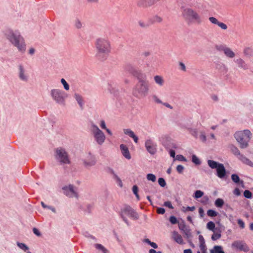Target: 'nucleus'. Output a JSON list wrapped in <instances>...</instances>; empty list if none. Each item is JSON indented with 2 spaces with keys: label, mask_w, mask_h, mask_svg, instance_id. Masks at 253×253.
Instances as JSON below:
<instances>
[{
  "label": "nucleus",
  "mask_w": 253,
  "mask_h": 253,
  "mask_svg": "<svg viewBox=\"0 0 253 253\" xmlns=\"http://www.w3.org/2000/svg\"><path fill=\"white\" fill-rule=\"evenodd\" d=\"M94 45L97 58L99 60L106 59L111 51L110 40L105 37L97 38L94 42Z\"/></svg>",
  "instance_id": "f257e3e1"
},
{
  "label": "nucleus",
  "mask_w": 253,
  "mask_h": 253,
  "mask_svg": "<svg viewBox=\"0 0 253 253\" xmlns=\"http://www.w3.org/2000/svg\"><path fill=\"white\" fill-rule=\"evenodd\" d=\"M138 82L132 90L133 95L137 98L145 97L148 94L149 86L146 75L139 77Z\"/></svg>",
  "instance_id": "f03ea898"
},
{
  "label": "nucleus",
  "mask_w": 253,
  "mask_h": 253,
  "mask_svg": "<svg viewBox=\"0 0 253 253\" xmlns=\"http://www.w3.org/2000/svg\"><path fill=\"white\" fill-rule=\"evenodd\" d=\"M182 16L188 23L195 22L200 24L202 22L201 16L199 13L196 10L190 7L183 8Z\"/></svg>",
  "instance_id": "7ed1b4c3"
},
{
  "label": "nucleus",
  "mask_w": 253,
  "mask_h": 253,
  "mask_svg": "<svg viewBox=\"0 0 253 253\" xmlns=\"http://www.w3.org/2000/svg\"><path fill=\"white\" fill-rule=\"evenodd\" d=\"M252 133L248 129L243 131H238L234 134V137L240 145L241 149H245L248 147L249 142L251 140Z\"/></svg>",
  "instance_id": "20e7f679"
},
{
  "label": "nucleus",
  "mask_w": 253,
  "mask_h": 253,
  "mask_svg": "<svg viewBox=\"0 0 253 253\" xmlns=\"http://www.w3.org/2000/svg\"><path fill=\"white\" fill-rule=\"evenodd\" d=\"M120 215L124 221L128 226L129 225V222L127 219L126 216L133 220H136L138 219L139 217L137 213L132 208L128 206L125 207L121 210Z\"/></svg>",
  "instance_id": "39448f33"
},
{
  "label": "nucleus",
  "mask_w": 253,
  "mask_h": 253,
  "mask_svg": "<svg viewBox=\"0 0 253 253\" xmlns=\"http://www.w3.org/2000/svg\"><path fill=\"white\" fill-rule=\"evenodd\" d=\"M208 164L211 169H216V175L219 178L222 179L225 177L226 171L223 164L211 160L208 161Z\"/></svg>",
  "instance_id": "423d86ee"
},
{
  "label": "nucleus",
  "mask_w": 253,
  "mask_h": 253,
  "mask_svg": "<svg viewBox=\"0 0 253 253\" xmlns=\"http://www.w3.org/2000/svg\"><path fill=\"white\" fill-rule=\"evenodd\" d=\"M91 131L96 143L98 145H102L106 138L103 131L94 124L91 125Z\"/></svg>",
  "instance_id": "0eeeda50"
},
{
  "label": "nucleus",
  "mask_w": 253,
  "mask_h": 253,
  "mask_svg": "<svg viewBox=\"0 0 253 253\" xmlns=\"http://www.w3.org/2000/svg\"><path fill=\"white\" fill-rule=\"evenodd\" d=\"M55 157L56 159L61 164H69L70 163L67 152L61 147L55 149Z\"/></svg>",
  "instance_id": "6e6552de"
},
{
  "label": "nucleus",
  "mask_w": 253,
  "mask_h": 253,
  "mask_svg": "<svg viewBox=\"0 0 253 253\" xmlns=\"http://www.w3.org/2000/svg\"><path fill=\"white\" fill-rule=\"evenodd\" d=\"M51 95L53 100L58 103H63L65 96L63 91L57 89H52Z\"/></svg>",
  "instance_id": "1a4fd4ad"
},
{
  "label": "nucleus",
  "mask_w": 253,
  "mask_h": 253,
  "mask_svg": "<svg viewBox=\"0 0 253 253\" xmlns=\"http://www.w3.org/2000/svg\"><path fill=\"white\" fill-rule=\"evenodd\" d=\"M233 249L238 250L240 251L247 252L249 251V248L247 245L242 241H235L231 245Z\"/></svg>",
  "instance_id": "9d476101"
},
{
  "label": "nucleus",
  "mask_w": 253,
  "mask_h": 253,
  "mask_svg": "<svg viewBox=\"0 0 253 253\" xmlns=\"http://www.w3.org/2000/svg\"><path fill=\"white\" fill-rule=\"evenodd\" d=\"M145 146L147 151L151 155L155 154L157 152V144L151 139H148L145 141Z\"/></svg>",
  "instance_id": "9b49d317"
},
{
  "label": "nucleus",
  "mask_w": 253,
  "mask_h": 253,
  "mask_svg": "<svg viewBox=\"0 0 253 253\" xmlns=\"http://www.w3.org/2000/svg\"><path fill=\"white\" fill-rule=\"evenodd\" d=\"M64 193L70 197H78V195L75 187L72 185H69L68 186L63 187Z\"/></svg>",
  "instance_id": "f8f14e48"
},
{
  "label": "nucleus",
  "mask_w": 253,
  "mask_h": 253,
  "mask_svg": "<svg viewBox=\"0 0 253 253\" xmlns=\"http://www.w3.org/2000/svg\"><path fill=\"white\" fill-rule=\"evenodd\" d=\"M126 70L130 74L136 77L137 79H138L139 77H141L145 75L140 71L137 70L136 68L132 66L130 64H128L126 66Z\"/></svg>",
  "instance_id": "ddd939ff"
},
{
  "label": "nucleus",
  "mask_w": 253,
  "mask_h": 253,
  "mask_svg": "<svg viewBox=\"0 0 253 253\" xmlns=\"http://www.w3.org/2000/svg\"><path fill=\"white\" fill-rule=\"evenodd\" d=\"M6 39L14 45H16V36L14 31L10 28H7L4 31Z\"/></svg>",
  "instance_id": "4468645a"
},
{
  "label": "nucleus",
  "mask_w": 253,
  "mask_h": 253,
  "mask_svg": "<svg viewBox=\"0 0 253 253\" xmlns=\"http://www.w3.org/2000/svg\"><path fill=\"white\" fill-rule=\"evenodd\" d=\"M17 47L19 50L22 52H24L26 49V45L24 43L23 38L20 36H17Z\"/></svg>",
  "instance_id": "2eb2a0df"
},
{
  "label": "nucleus",
  "mask_w": 253,
  "mask_h": 253,
  "mask_svg": "<svg viewBox=\"0 0 253 253\" xmlns=\"http://www.w3.org/2000/svg\"><path fill=\"white\" fill-rule=\"evenodd\" d=\"M209 20L211 23L217 25L219 27L223 30H226L228 28L226 24L219 21L216 18L214 17H210L209 18Z\"/></svg>",
  "instance_id": "dca6fc26"
},
{
  "label": "nucleus",
  "mask_w": 253,
  "mask_h": 253,
  "mask_svg": "<svg viewBox=\"0 0 253 253\" xmlns=\"http://www.w3.org/2000/svg\"><path fill=\"white\" fill-rule=\"evenodd\" d=\"M96 163V160L94 156L89 154L87 158L84 160V164L86 167L94 166Z\"/></svg>",
  "instance_id": "f3484780"
},
{
  "label": "nucleus",
  "mask_w": 253,
  "mask_h": 253,
  "mask_svg": "<svg viewBox=\"0 0 253 253\" xmlns=\"http://www.w3.org/2000/svg\"><path fill=\"white\" fill-rule=\"evenodd\" d=\"M19 79L24 82H27L28 79V76L26 73L25 70L24 69L23 67L21 65L19 66Z\"/></svg>",
  "instance_id": "a211bd4d"
},
{
  "label": "nucleus",
  "mask_w": 253,
  "mask_h": 253,
  "mask_svg": "<svg viewBox=\"0 0 253 253\" xmlns=\"http://www.w3.org/2000/svg\"><path fill=\"white\" fill-rule=\"evenodd\" d=\"M123 155L127 160L131 159V156L128 148L125 144H121L120 146Z\"/></svg>",
  "instance_id": "6ab92c4d"
},
{
  "label": "nucleus",
  "mask_w": 253,
  "mask_h": 253,
  "mask_svg": "<svg viewBox=\"0 0 253 253\" xmlns=\"http://www.w3.org/2000/svg\"><path fill=\"white\" fill-rule=\"evenodd\" d=\"M124 132L125 134L128 135L130 137L132 138L134 142L137 143L138 141V137L135 135L134 132L129 128L124 129Z\"/></svg>",
  "instance_id": "aec40b11"
},
{
  "label": "nucleus",
  "mask_w": 253,
  "mask_h": 253,
  "mask_svg": "<svg viewBox=\"0 0 253 253\" xmlns=\"http://www.w3.org/2000/svg\"><path fill=\"white\" fill-rule=\"evenodd\" d=\"M221 50L224 54L229 58H234L235 56V53L229 47H222Z\"/></svg>",
  "instance_id": "412c9836"
},
{
  "label": "nucleus",
  "mask_w": 253,
  "mask_h": 253,
  "mask_svg": "<svg viewBox=\"0 0 253 253\" xmlns=\"http://www.w3.org/2000/svg\"><path fill=\"white\" fill-rule=\"evenodd\" d=\"M154 80L156 84L160 86L164 85L165 81L163 77L160 75H156L154 77Z\"/></svg>",
  "instance_id": "4be33fe9"
},
{
  "label": "nucleus",
  "mask_w": 253,
  "mask_h": 253,
  "mask_svg": "<svg viewBox=\"0 0 253 253\" xmlns=\"http://www.w3.org/2000/svg\"><path fill=\"white\" fill-rule=\"evenodd\" d=\"M172 237L174 240L179 244H182L183 243V241L182 236L179 234L177 232H173L172 234Z\"/></svg>",
  "instance_id": "5701e85b"
},
{
  "label": "nucleus",
  "mask_w": 253,
  "mask_h": 253,
  "mask_svg": "<svg viewBox=\"0 0 253 253\" xmlns=\"http://www.w3.org/2000/svg\"><path fill=\"white\" fill-rule=\"evenodd\" d=\"M239 159L244 164L248 165L251 167H253V162L243 155L242 156H240V158H239Z\"/></svg>",
  "instance_id": "b1692460"
},
{
  "label": "nucleus",
  "mask_w": 253,
  "mask_h": 253,
  "mask_svg": "<svg viewBox=\"0 0 253 253\" xmlns=\"http://www.w3.org/2000/svg\"><path fill=\"white\" fill-rule=\"evenodd\" d=\"M235 62L238 65V67L241 68L244 70L248 69V65L241 58L237 59Z\"/></svg>",
  "instance_id": "393cba45"
},
{
  "label": "nucleus",
  "mask_w": 253,
  "mask_h": 253,
  "mask_svg": "<svg viewBox=\"0 0 253 253\" xmlns=\"http://www.w3.org/2000/svg\"><path fill=\"white\" fill-rule=\"evenodd\" d=\"M230 148L232 153L235 156H237L238 158H240V156L243 155L241 154L239 149L235 146L232 145L230 146Z\"/></svg>",
  "instance_id": "a878e982"
},
{
  "label": "nucleus",
  "mask_w": 253,
  "mask_h": 253,
  "mask_svg": "<svg viewBox=\"0 0 253 253\" xmlns=\"http://www.w3.org/2000/svg\"><path fill=\"white\" fill-rule=\"evenodd\" d=\"M74 97L78 102V104L80 106L81 108H83V105H84V102L83 100V98L81 95L78 93H75Z\"/></svg>",
  "instance_id": "bb28decb"
},
{
  "label": "nucleus",
  "mask_w": 253,
  "mask_h": 253,
  "mask_svg": "<svg viewBox=\"0 0 253 253\" xmlns=\"http://www.w3.org/2000/svg\"><path fill=\"white\" fill-rule=\"evenodd\" d=\"M199 240L200 243V248L201 250H203L206 247V245L204 238L202 235H200L199 236Z\"/></svg>",
  "instance_id": "cd10ccee"
},
{
  "label": "nucleus",
  "mask_w": 253,
  "mask_h": 253,
  "mask_svg": "<svg viewBox=\"0 0 253 253\" xmlns=\"http://www.w3.org/2000/svg\"><path fill=\"white\" fill-rule=\"evenodd\" d=\"M111 172L112 174H113L114 178L116 179V180L117 182L118 183V184H119V185L122 187L123 186V183L122 182L121 179L117 175H116L115 173L113 170L112 169L111 170Z\"/></svg>",
  "instance_id": "c85d7f7f"
},
{
  "label": "nucleus",
  "mask_w": 253,
  "mask_h": 253,
  "mask_svg": "<svg viewBox=\"0 0 253 253\" xmlns=\"http://www.w3.org/2000/svg\"><path fill=\"white\" fill-rule=\"evenodd\" d=\"M17 245L20 249H21L23 251L27 253V252H28V251L29 250V247L25 244L21 243H17Z\"/></svg>",
  "instance_id": "c756f323"
},
{
  "label": "nucleus",
  "mask_w": 253,
  "mask_h": 253,
  "mask_svg": "<svg viewBox=\"0 0 253 253\" xmlns=\"http://www.w3.org/2000/svg\"><path fill=\"white\" fill-rule=\"evenodd\" d=\"M163 22L162 17L156 15L152 18V23H161Z\"/></svg>",
  "instance_id": "7c9ffc66"
},
{
  "label": "nucleus",
  "mask_w": 253,
  "mask_h": 253,
  "mask_svg": "<svg viewBox=\"0 0 253 253\" xmlns=\"http://www.w3.org/2000/svg\"><path fill=\"white\" fill-rule=\"evenodd\" d=\"M224 205V201L220 198H218L215 201V205L216 207L221 208Z\"/></svg>",
  "instance_id": "2f4dec72"
},
{
  "label": "nucleus",
  "mask_w": 253,
  "mask_h": 253,
  "mask_svg": "<svg viewBox=\"0 0 253 253\" xmlns=\"http://www.w3.org/2000/svg\"><path fill=\"white\" fill-rule=\"evenodd\" d=\"M207 228L209 230H211V231L214 232V229H215V224H214V223L213 222H212V221H209L207 224Z\"/></svg>",
  "instance_id": "473e14b6"
},
{
  "label": "nucleus",
  "mask_w": 253,
  "mask_h": 253,
  "mask_svg": "<svg viewBox=\"0 0 253 253\" xmlns=\"http://www.w3.org/2000/svg\"><path fill=\"white\" fill-rule=\"evenodd\" d=\"M95 247L97 250L102 251L104 253H108V250L101 244H96L95 245Z\"/></svg>",
  "instance_id": "72a5a7b5"
},
{
  "label": "nucleus",
  "mask_w": 253,
  "mask_h": 253,
  "mask_svg": "<svg viewBox=\"0 0 253 253\" xmlns=\"http://www.w3.org/2000/svg\"><path fill=\"white\" fill-rule=\"evenodd\" d=\"M218 212L213 210H209L207 211V215L210 217H215L217 216Z\"/></svg>",
  "instance_id": "f704fd0d"
},
{
  "label": "nucleus",
  "mask_w": 253,
  "mask_h": 253,
  "mask_svg": "<svg viewBox=\"0 0 253 253\" xmlns=\"http://www.w3.org/2000/svg\"><path fill=\"white\" fill-rule=\"evenodd\" d=\"M192 161L193 163L197 165H199L201 164V161L199 159V158L195 155H193L192 156Z\"/></svg>",
  "instance_id": "c9c22d12"
},
{
  "label": "nucleus",
  "mask_w": 253,
  "mask_h": 253,
  "mask_svg": "<svg viewBox=\"0 0 253 253\" xmlns=\"http://www.w3.org/2000/svg\"><path fill=\"white\" fill-rule=\"evenodd\" d=\"M213 232L214 233L211 236V239L212 240L215 241V240H217V239H219V238H220V237L221 236L220 233L215 232L214 231Z\"/></svg>",
  "instance_id": "e433bc0d"
},
{
  "label": "nucleus",
  "mask_w": 253,
  "mask_h": 253,
  "mask_svg": "<svg viewBox=\"0 0 253 253\" xmlns=\"http://www.w3.org/2000/svg\"><path fill=\"white\" fill-rule=\"evenodd\" d=\"M147 179L148 180L152 181V182H155L156 180V177L153 174L149 173L147 175Z\"/></svg>",
  "instance_id": "4c0bfd02"
},
{
  "label": "nucleus",
  "mask_w": 253,
  "mask_h": 253,
  "mask_svg": "<svg viewBox=\"0 0 253 253\" xmlns=\"http://www.w3.org/2000/svg\"><path fill=\"white\" fill-rule=\"evenodd\" d=\"M195 207L194 206L193 207H183L182 208V211L185 212L187 211H193L195 210Z\"/></svg>",
  "instance_id": "58836bf2"
},
{
  "label": "nucleus",
  "mask_w": 253,
  "mask_h": 253,
  "mask_svg": "<svg viewBox=\"0 0 253 253\" xmlns=\"http://www.w3.org/2000/svg\"><path fill=\"white\" fill-rule=\"evenodd\" d=\"M204 195V192L201 190H197L195 192L194 197L195 199H198L202 197Z\"/></svg>",
  "instance_id": "ea45409f"
},
{
  "label": "nucleus",
  "mask_w": 253,
  "mask_h": 253,
  "mask_svg": "<svg viewBox=\"0 0 253 253\" xmlns=\"http://www.w3.org/2000/svg\"><path fill=\"white\" fill-rule=\"evenodd\" d=\"M222 251V249L221 246H215L214 247V250L211 251V253H221Z\"/></svg>",
  "instance_id": "a19ab883"
},
{
  "label": "nucleus",
  "mask_w": 253,
  "mask_h": 253,
  "mask_svg": "<svg viewBox=\"0 0 253 253\" xmlns=\"http://www.w3.org/2000/svg\"><path fill=\"white\" fill-rule=\"evenodd\" d=\"M209 198L208 197V196H203L202 197V198L201 199V201H200V202L204 205H207L209 203Z\"/></svg>",
  "instance_id": "79ce46f5"
},
{
  "label": "nucleus",
  "mask_w": 253,
  "mask_h": 253,
  "mask_svg": "<svg viewBox=\"0 0 253 253\" xmlns=\"http://www.w3.org/2000/svg\"><path fill=\"white\" fill-rule=\"evenodd\" d=\"M231 179L236 183H238L240 182V178L236 174H232Z\"/></svg>",
  "instance_id": "37998d69"
},
{
  "label": "nucleus",
  "mask_w": 253,
  "mask_h": 253,
  "mask_svg": "<svg viewBox=\"0 0 253 253\" xmlns=\"http://www.w3.org/2000/svg\"><path fill=\"white\" fill-rule=\"evenodd\" d=\"M74 25L75 27L77 29H81L82 27V22L79 20L76 19L74 22Z\"/></svg>",
  "instance_id": "c03bdc74"
},
{
  "label": "nucleus",
  "mask_w": 253,
  "mask_h": 253,
  "mask_svg": "<svg viewBox=\"0 0 253 253\" xmlns=\"http://www.w3.org/2000/svg\"><path fill=\"white\" fill-rule=\"evenodd\" d=\"M190 133L195 137L197 138L198 136V131L196 129L188 128Z\"/></svg>",
  "instance_id": "a18cd8bd"
},
{
  "label": "nucleus",
  "mask_w": 253,
  "mask_h": 253,
  "mask_svg": "<svg viewBox=\"0 0 253 253\" xmlns=\"http://www.w3.org/2000/svg\"><path fill=\"white\" fill-rule=\"evenodd\" d=\"M61 82L63 84L65 89L68 90L69 89V85L67 83L64 79H62L61 80Z\"/></svg>",
  "instance_id": "49530a36"
},
{
  "label": "nucleus",
  "mask_w": 253,
  "mask_h": 253,
  "mask_svg": "<svg viewBox=\"0 0 253 253\" xmlns=\"http://www.w3.org/2000/svg\"><path fill=\"white\" fill-rule=\"evenodd\" d=\"M244 196L248 199H250L252 197V193L249 190H246L244 192Z\"/></svg>",
  "instance_id": "de8ad7c7"
},
{
  "label": "nucleus",
  "mask_w": 253,
  "mask_h": 253,
  "mask_svg": "<svg viewBox=\"0 0 253 253\" xmlns=\"http://www.w3.org/2000/svg\"><path fill=\"white\" fill-rule=\"evenodd\" d=\"M158 183L161 187H165L166 185V182L163 178H159Z\"/></svg>",
  "instance_id": "09e8293b"
},
{
  "label": "nucleus",
  "mask_w": 253,
  "mask_h": 253,
  "mask_svg": "<svg viewBox=\"0 0 253 253\" xmlns=\"http://www.w3.org/2000/svg\"><path fill=\"white\" fill-rule=\"evenodd\" d=\"M244 53L245 55H251L252 53V49L250 47H246L244 49Z\"/></svg>",
  "instance_id": "8fccbe9b"
},
{
  "label": "nucleus",
  "mask_w": 253,
  "mask_h": 253,
  "mask_svg": "<svg viewBox=\"0 0 253 253\" xmlns=\"http://www.w3.org/2000/svg\"><path fill=\"white\" fill-rule=\"evenodd\" d=\"M238 224L241 228L244 229L245 227V224L244 222L241 219H238Z\"/></svg>",
  "instance_id": "3c124183"
},
{
  "label": "nucleus",
  "mask_w": 253,
  "mask_h": 253,
  "mask_svg": "<svg viewBox=\"0 0 253 253\" xmlns=\"http://www.w3.org/2000/svg\"><path fill=\"white\" fill-rule=\"evenodd\" d=\"M200 138L203 142L206 141L207 137H206V136L204 132H203V131L201 132V134L200 135Z\"/></svg>",
  "instance_id": "603ef678"
},
{
  "label": "nucleus",
  "mask_w": 253,
  "mask_h": 253,
  "mask_svg": "<svg viewBox=\"0 0 253 253\" xmlns=\"http://www.w3.org/2000/svg\"><path fill=\"white\" fill-rule=\"evenodd\" d=\"M169 221L172 224H175L177 223V220L176 218L174 216H171L170 217Z\"/></svg>",
  "instance_id": "864d4df0"
},
{
  "label": "nucleus",
  "mask_w": 253,
  "mask_h": 253,
  "mask_svg": "<svg viewBox=\"0 0 253 253\" xmlns=\"http://www.w3.org/2000/svg\"><path fill=\"white\" fill-rule=\"evenodd\" d=\"M176 160L180 161H184V162L186 161V159H185V158L181 155H177L176 156Z\"/></svg>",
  "instance_id": "5fc2aeb1"
},
{
  "label": "nucleus",
  "mask_w": 253,
  "mask_h": 253,
  "mask_svg": "<svg viewBox=\"0 0 253 253\" xmlns=\"http://www.w3.org/2000/svg\"><path fill=\"white\" fill-rule=\"evenodd\" d=\"M184 169V167L182 165H178L176 167V170L179 173H181L183 172Z\"/></svg>",
  "instance_id": "6e6d98bb"
},
{
  "label": "nucleus",
  "mask_w": 253,
  "mask_h": 253,
  "mask_svg": "<svg viewBox=\"0 0 253 253\" xmlns=\"http://www.w3.org/2000/svg\"><path fill=\"white\" fill-rule=\"evenodd\" d=\"M138 24L141 27H142V28H146L149 26L148 24H147V23H146L145 22H144L142 21H139Z\"/></svg>",
  "instance_id": "4d7b16f0"
},
{
  "label": "nucleus",
  "mask_w": 253,
  "mask_h": 253,
  "mask_svg": "<svg viewBox=\"0 0 253 253\" xmlns=\"http://www.w3.org/2000/svg\"><path fill=\"white\" fill-rule=\"evenodd\" d=\"M164 206L169 208L170 209H173V207L172 206V204L170 202L167 201L164 203Z\"/></svg>",
  "instance_id": "13d9d810"
},
{
  "label": "nucleus",
  "mask_w": 253,
  "mask_h": 253,
  "mask_svg": "<svg viewBox=\"0 0 253 253\" xmlns=\"http://www.w3.org/2000/svg\"><path fill=\"white\" fill-rule=\"evenodd\" d=\"M179 67H180V69L183 71H186V67L184 65V64L182 62H179Z\"/></svg>",
  "instance_id": "bf43d9fd"
},
{
  "label": "nucleus",
  "mask_w": 253,
  "mask_h": 253,
  "mask_svg": "<svg viewBox=\"0 0 253 253\" xmlns=\"http://www.w3.org/2000/svg\"><path fill=\"white\" fill-rule=\"evenodd\" d=\"M100 126L101 127V128L104 129L105 130L107 128L106 126L105 122L103 120L101 121Z\"/></svg>",
  "instance_id": "052dcab7"
},
{
  "label": "nucleus",
  "mask_w": 253,
  "mask_h": 253,
  "mask_svg": "<svg viewBox=\"0 0 253 253\" xmlns=\"http://www.w3.org/2000/svg\"><path fill=\"white\" fill-rule=\"evenodd\" d=\"M157 212L159 214H164L165 212V209H164L163 208H159L157 209Z\"/></svg>",
  "instance_id": "680f3d73"
},
{
  "label": "nucleus",
  "mask_w": 253,
  "mask_h": 253,
  "mask_svg": "<svg viewBox=\"0 0 253 253\" xmlns=\"http://www.w3.org/2000/svg\"><path fill=\"white\" fill-rule=\"evenodd\" d=\"M33 231L34 232V233L37 236H41V233L39 231V230L36 228H34L33 229Z\"/></svg>",
  "instance_id": "e2e57ef3"
},
{
  "label": "nucleus",
  "mask_w": 253,
  "mask_h": 253,
  "mask_svg": "<svg viewBox=\"0 0 253 253\" xmlns=\"http://www.w3.org/2000/svg\"><path fill=\"white\" fill-rule=\"evenodd\" d=\"M233 193L236 196H240L241 194L239 188H236L233 191Z\"/></svg>",
  "instance_id": "0e129e2a"
},
{
  "label": "nucleus",
  "mask_w": 253,
  "mask_h": 253,
  "mask_svg": "<svg viewBox=\"0 0 253 253\" xmlns=\"http://www.w3.org/2000/svg\"><path fill=\"white\" fill-rule=\"evenodd\" d=\"M153 98L154 100L157 103H162L161 100L158 98V97L156 95H154L153 96Z\"/></svg>",
  "instance_id": "69168bd1"
},
{
  "label": "nucleus",
  "mask_w": 253,
  "mask_h": 253,
  "mask_svg": "<svg viewBox=\"0 0 253 253\" xmlns=\"http://www.w3.org/2000/svg\"><path fill=\"white\" fill-rule=\"evenodd\" d=\"M132 191L134 195L138 194V187L136 185H134L132 187Z\"/></svg>",
  "instance_id": "338daca9"
},
{
  "label": "nucleus",
  "mask_w": 253,
  "mask_h": 253,
  "mask_svg": "<svg viewBox=\"0 0 253 253\" xmlns=\"http://www.w3.org/2000/svg\"><path fill=\"white\" fill-rule=\"evenodd\" d=\"M199 214H200V216L201 217H203V216L204 215V211L202 208H199Z\"/></svg>",
  "instance_id": "774afa93"
}]
</instances>
